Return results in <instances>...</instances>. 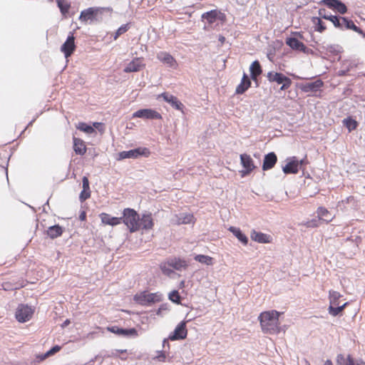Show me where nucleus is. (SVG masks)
Segmentation results:
<instances>
[{"label":"nucleus","instance_id":"f257e3e1","mask_svg":"<svg viewBox=\"0 0 365 365\" xmlns=\"http://www.w3.org/2000/svg\"><path fill=\"white\" fill-rule=\"evenodd\" d=\"M279 316L280 313L276 310L262 312L259 316V320L262 331L269 334H276L279 333Z\"/></svg>","mask_w":365,"mask_h":365},{"label":"nucleus","instance_id":"f03ea898","mask_svg":"<svg viewBox=\"0 0 365 365\" xmlns=\"http://www.w3.org/2000/svg\"><path fill=\"white\" fill-rule=\"evenodd\" d=\"M122 222L127 226L130 232L140 230L138 213L133 209L125 208L123 212Z\"/></svg>","mask_w":365,"mask_h":365},{"label":"nucleus","instance_id":"7ed1b4c3","mask_svg":"<svg viewBox=\"0 0 365 365\" xmlns=\"http://www.w3.org/2000/svg\"><path fill=\"white\" fill-rule=\"evenodd\" d=\"M110 10L111 9L110 8L105 7H90L81 12L79 20L82 22H88L90 21V23L93 21H101V17L100 16L103 14V11H110Z\"/></svg>","mask_w":365,"mask_h":365},{"label":"nucleus","instance_id":"20e7f679","mask_svg":"<svg viewBox=\"0 0 365 365\" xmlns=\"http://www.w3.org/2000/svg\"><path fill=\"white\" fill-rule=\"evenodd\" d=\"M163 295L159 293H149L146 291L136 294L134 296V301L143 306H150L155 302H160L162 300Z\"/></svg>","mask_w":365,"mask_h":365},{"label":"nucleus","instance_id":"39448f33","mask_svg":"<svg viewBox=\"0 0 365 365\" xmlns=\"http://www.w3.org/2000/svg\"><path fill=\"white\" fill-rule=\"evenodd\" d=\"M267 80L270 83H276L282 84L280 91H285L288 89L292 85V80L282 73L269 71L267 74Z\"/></svg>","mask_w":365,"mask_h":365},{"label":"nucleus","instance_id":"423d86ee","mask_svg":"<svg viewBox=\"0 0 365 365\" xmlns=\"http://www.w3.org/2000/svg\"><path fill=\"white\" fill-rule=\"evenodd\" d=\"M34 309L28 305L19 304L16 309L15 317L18 322L24 323L32 317Z\"/></svg>","mask_w":365,"mask_h":365},{"label":"nucleus","instance_id":"0eeeda50","mask_svg":"<svg viewBox=\"0 0 365 365\" xmlns=\"http://www.w3.org/2000/svg\"><path fill=\"white\" fill-rule=\"evenodd\" d=\"M150 153L149 150L145 148H137L135 149L125 150L118 153L117 160H121L126 158H138L140 156H147Z\"/></svg>","mask_w":365,"mask_h":365},{"label":"nucleus","instance_id":"6e6552de","mask_svg":"<svg viewBox=\"0 0 365 365\" xmlns=\"http://www.w3.org/2000/svg\"><path fill=\"white\" fill-rule=\"evenodd\" d=\"M187 334L186 322L182 321L177 325L175 330L170 334L168 339L171 341L182 340L187 337Z\"/></svg>","mask_w":365,"mask_h":365},{"label":"nucleus","instance_id":"1a4fd4ad","mask_svg":"<svg viewBox=\"0 0 365 365\" xmlns=\"http://www.w3.org/2000/svg\"><path fill=\"white\" fill-rule=\"evenodd\" d=\"M134 118L143 119H161L162 115L156 110L151 108L140 109L133 114Z\"/></svg>","mask_w":365,"mask_h":365},{"label":"nucleus","instance_id":"9d476101","mask_svg":"<svg viewBox=\"0 0 365 365\" xmlns=\"http://www.w3.org/2000/svg\"><path fill=\"white\" fill-rule=\"evenodd\" d=\"M76 49L75 37L73 34L71 32L68 36L66 41L61 47V51L64 53L65 57L70 56Z\"/></svg>","mask_w":365,"mask_h":365},{"label":"nucleus","instance_id":"9b49d317","mask_svg":"<svg viewBox=\"0 0 365 365\" xmlns=\"http://www.w3.org/2000/svg\"><path fill=\"white\" fill-rule=\"evenodd\" d=\"M225 18V15L217 9L203 13L201 16L202 20H206L209 24H214L217 20L224 21Z\"/></svg>","mask_w":365,"mask_h":365},{"label":"nucleus","instance_id":"f8f14e48","mask_svg":"<svg viewBox=\"0 0 365 365\" xmlns=\"http://www.w3.org/2000/svg\"><path fill=\"white\" fill-rule=\"evenodd\" d=\"M320 4L336 11L341 14H344L347 12L346 6L340 0H322Z\"/></svg>","mask_w":365,"mask_h":365},{"label":"nucleus","instance_id":"ddd939ff","mask_svg":"<svg viewBox=\"0 0 365 365\" xmlns=\"http://www.w3.org/2000/svg\"><path fill=\"white\" fill-rule=\"evenodd\" d=\"M324 86V82L321 79H317L313 82L302 83L299 88L304 93H316Z\"/></svg>","mask_w":365,"mask_h":365},{"label":"nucleus","instance_id":"4468645a","mask_svg":"<svg viewBox=\"0 0 365 365\" xmlns=\"http://www.w3.org/2000/svg\"><path fill=\"white\" fill-rule=\"evenodd\" d=\"M287 163L282 166V171L284 174H297L299 169L298 168L297 158L294 156L286 160Z\"/></svg>","mask_w":365,"mask_h":365},{"label":"nucleus","instance_id":"2eb2a0df","mask_svg":"<svg viewBox=\"0 0 365 365\" xmlns=\"http://www.w3.org/2000/svg\"><path fill=\"white\" fill-rule=\"evenodd\" d=\"M163 98L165 102L168 103L175 109L182 111L184 106L177 97L165 92L158 96V98Z\"/></svg>","mask_w":365,"mask_h":365},{"label":"nucleus","instance_id":"dca6fc26","mask_svg":"<svg viewBox=\"0 0 365 365\" xmlns=\"http://www.w3.org/2000/svg\"><path fill=\"white\" fill-rule=\"evenodd\" d=\"M240 160L243 168L245 169V170L242 171V176L248 175L255 168L253 160L249 155L245 153L241 154Z\"/></svg>","mask_w":365,"mask_h":365},{"label":"nucleus","instance_id":"f3484780","mask_svg":"<svg viewBox=\"0 0 365 365\" xmlns=\"http://www.w3.org/2000/svg\"><path fill=\"white\" fill-rule=\"evenodd\" d=\"M145 67L143 59L142 58H135L129 62L124 68L123 71L125 73L138 72Z\"/></svg>","mask_w":365,"mask_h":365},{"label":"nucleus","instance_id":"a211bd4d","mask_svg":"<svg viewBox=\"0 0 365 365\" xmlns=\"http://www.w3.org/2000/svg\"><path fill=\"white\" fill-rule=\"evenodd\" d=\"M318 14L322 19L330 21L336 28L341 29V25L339 23L340 16L332 15L323 8L319 9Z\"/></svg>","mask_w":365,"mask_h":365},{"label":"nucleus","instance_id":"6ab92c4d","mask_svg":"<svg viewBox=\"0 0 365 365\" xmlns=\"http://www.w3.org/2000/svg\"><path fill=\"white\" fill-rule=\"evenodd\" d=\"M107 329L113 334H115L118 336H137L138 333L135 328L130 329H123L118 327L117 326L108 327Z\"/></svg>","mask_w":365,"mask_h":365},{"label":"nucleus","instance_id":"aec40b11","mask_svg":"<svg viewBox=\"0 0 365 365\" xmlns=\"http://www.w3.org/2000/svg\"><path fill=\"white\" fill-rule=\"evenodd\" d=\"M339 23L341 25V29H344V28L346 29H351L361 34L363 37H365V33H364L359 27L356 26L352 20L346 17L341 16Z\"/></svg>","mask_w":365,"mask_h":365},{"label":"nucleus","instance_id":"412c9836","mask_svg":"<svg viewBox=\"0 0 365 365\" xmlns=\"http://www.w3.org/2000/svg\"><path fill=\"white\" fill-rule=\"evenodd\" d=\"M277 162V155L274 152H270L264 155L262 170L264 171L272 169Z\"/></svg>","mask_w":365,"mask_h":365},{"label":"nucleus","instance_id":"4be33fe9","mask_svg":"<svg viewBox=\"0 0 365 365\" xmlns=\"http://www.w3.org/2000/svg\"><path fill=\"white\" fill-rule=\"evenodd\" d=\"M168 266L175 270L182 271V269H185L188 264L183 259L173 257L168 259Z\"/></svg>","mask_w":365,"mask_h":365},{"label":"nucleus","instance_id":"5701e85b","mask_svg":"<svg viewBox=\"0 0 365 365\" xmlns=\"http://www.w3.org/2000/svg\"><path fill=\"white\" fill-rule=\"evenodd\" d=\"M140 229L151 230L154 225L151 213H145L139 220Z\"/></svg>","mask_w":365,"mask_h":365},{"label":"nucleus","instance_id":"b1692460","mask_svg":"<svg viewBox=\"0 0 365 365\" xmlns=\"http://www.w3.org/2000/svg\"><path fill=\"white\" fill-rule=\"evenodd\" d=\"M286 43L293 50L300 51L303 52L306 51V46L295 37L287 38Z\"/></svg>","mask_w":365,"mask_h":365},{"label":"nucleus","instance_id":"393cba45","mask_svg":"<svg viewBox=\"0 0 365 365\" xmlns=\"http://www.w3.org/2000/svg\"><path fill=\"white\" fill-rule=\"evenodd\" d=\"M157 58L159 61L166 64L170 68H175L176 66V61L175 58L168 53L160 52L158 53Z\"/></svg>","mask_w":365,"mask_h":365},{"label":"nucleus","instance_id":"a878e982","mask_svg":"<svg viewBox=\"0 0 365 365\" xmlns=\"http://www.w3.org/2000/svg\"><path fill=\"white\" fill-rule=\"evenodd\" d=\"M251 239L259 243H269L271 241V236L260 232L252 230Z\"/></svg>","mask_w":365,"mask_h":365},{"label":"nucleus","instance_id":"bb28decb","mask_svg":"<svg viewBox=\"0 0 365 365\" xmlns=\"http://www.w3.org/2000/svg\"><path fill=\"white\" fill-rule=\"evenodd\" d=\"M251 78L257 84V77L262 73V70L258 61H255L250 67ZM258 85H257V86Z\"/></svg>","mask_w":365,"mask_h":365},{"label":"nucleus","instance_id":"cd10ccee","mask_svg":"<svg viewBox=\"0 0 365 365\" xmlns=\"http://www.w3.org/2000/svg\"><path fill=\"white\" fill-rule=\"evenodd\" d=\"M250 79L246 73H244L240 83L236 88L235 93L237 94H242L250 87Z\"/></svg>","mask_w":365,"mask_h":365},{"label":"nucleus","instance_id":"c85d7f7f","mask_svg":"<svg viewBox=\"0 0 365 365\" xmlns=\"http://www.w3.org/2000/svg\"><path fill=\"white\" fill-rule=\"evenodd\" d=\"M101 221L103 224L108 225H117L122 222V217H112L111 215L106 214V213H102L101 215Z\"/></svg>","mask_w":365,"mask_h":365},{"label":"nucleus","instance_id":"c756f323","mask_svg":"<svg viewBox=\"0 0 365 365\" xmlns=\"http://www.w3.org/2000/svg\"><path fill=\"white\" fill-rule=\"evenodd\" d=\"M63 228L58 225L50 226L46 230L47 235L51 239H56L62 235Z\"/></svg>","mask_w":365,"mask_h":365},{"label":"nucleus","instance_id":"7c9ffc66","mask_svg":"<svg viewBox=\"0 0 365 365\" xmlns=\"http://www.w3.org/2000/svg\"><path fill=\"white\" fill-rule=\"evenodd\" d=\"M73 150L77 155H83L86 152V147L83 142L80 138L73 137Z\"/></svg>","mask_w":365,"mask_h":365},{"label":"nucleus","instance_id":"2f4dec72","mask_svg":"<svg viewBox=\"0 0 365 365\" xmlns=\"http://www.w3.org/2000/svg\"><path fill=\"white\" fill-rule=\"evenodd\" d=\"M228 230L231 232L237 240L241 242L243 245H246L248 243V238L247 236L241 231V230L236 227L230 226L228 228Z\"/></svg>","mask_w":365,"mask_h":365},{"label":"nucleus","instance_id":"473e14b6","mask_svg":"<svg viewBox=\"0 0 365 365\" xmlns=\"http://www.w3.org/2000/svg\"><path fill=\"white\" fill-rule=\"evenodd\" d=\"M317 215L320 220H322L326 222H331L334 218V216L330 213V212L323 207H318Z\"/></svg>","mask_w":365,"mask_h":365},{"label":"nucleus","instance_id":"72a5a7b5","mask_svg":"<svg viewBox=\"0 0 365 365\" xmlns=\"http://www.w3.org/2000/svg\"><path fill=\"white\" fill-rule=\"evenodd\" d=\"M348 302H345L342 305H340L339 304L337 305H329L328 308L329 314L333 317H336L344 310Z\"/></svg>","mask_w":365,"mask_h":365},{"label":"nucleus","instance_id":"f704fd0d","mask_svg":"<svg viewBox=\"0 0 365 365\" xmlns=\"http://www.w3.org/2000/svg\"><path fill=\"white\" fill-rule=\"evenodd\" d=\"M344 125L348 129L349 132L355 130L358 125V123L351 117H347L343 120Z\"/></svg>","mask_w":365,"mask_h":365},{"label":"nucleus","instance_id":"c9c22d12","mask_svg":"<svg viewBox=\"0 0 365 365\" xmlns=\"http://www.w3.org/2000/svg\"><path fill=\"white\" fill-rule=\"evenodd\" d=\"M194 259L200 263L211 265L212 264V258L207 255H197L195 256Z\"/></svg>","mask_w":365,"mask_h":365},{"label":"nucleus","instance_id":"e433bc0d","mask_svg":"<svg viewBox=\"0 0 365 365\" xmlns=\"http://www.w3.org/2000/svg\"><path fill=\"white\" fill-rule=\"evenodd\" d=\"M76 128L88 134L96 133L94 128L92 125H88L86 123H79L76 126Z\"/></svg>","mask_w":365,"mask_h":365},{"label":"nucleus","instance_id":"4c0bfd02","mask_svg":"<svg viewBox=\"0 0 365 365\" xmlns=\"http://www.w3.org/2000/svg\"><path fill=\"white\" fill-rule=\"evenodd\" d=\"M341 297V294L336 291H329V305H337L339 304V299Z\"/></svg>","mask_w":365,"mask_h":365},{"label":"nucleus","instance_id":"58836bf2","mask_svg":"<svg viewBox=\"0 0 365 365\" xmlns=\"http://www.w3.org/2000/svg\"><path fill=\"white\" fill-rule=\"evenodd\" d=\"M321 19L322 18L320 16L313 17L312 22L315 24V31L322 33L326 30V26L324 25V23Z\"/></svg>","mask_w":365,"mask_h":365},{"label":"nucleus","instance_id":"ea45409f","mask_svg":"<svg viewBox=\"0 0 365 365\" xmlns=\"http://www.w3.org/2000/svg\"><path fill=\"white\" fill-rule=\"evenodd\" d=\"M56 3L62 14L64 15L68 12L70 4L66 0H56Z\"/></svg>","mask_w":365,"mask_h":365},{"label":"nucleus","instance_id":"a19ab883","mask_svg":"<svg viewBox=\"0 0 365 365\" xmlns=\"http://www.w3.org/2000/svg\"><path fill=\"white\" fill-rule=\"evenodd\" d=\"M193 215L190 214H180L178 217V224H190L192 222Z\"/></svg>","mask_w":365,"mask_h":365},{"label":"nucleus","instance_id":"79ce46f5","mask_svg":"<svg viewBox=\"0 0 365 365\" xmlns=\"http://www.w3.org/2000/svg\"><path fill=\"white\" fill-rule=\"evenodd\" d=\"M168 298L171 302H173L175 304H180L181 297L180 296L178 291H177V290L172 291L169 294Z\"/></svg>","mask_w":365,"mask_h":365},{"label":"nucleus","instance_id":"37998d69","mask_svg":"<svg viewBox=\"0 0 365 365\" xmlns=\"http://www.w3.org/2000/svg\"><path fill=\"white\" fill-rule=\"evenodd\" d=\"M129 29V25L128 24H123L122 26H120L118 30L116 31V32L115 33V35L113 36V38L115 40H116L118 36H120V35H122L123 34L125 33Z\"/></svg>","mask_w":365,"mask_h":365},{"label":"nucleus","instance_id":"c03bdc74","mask_svg":"<svg viewBox=\"0 0 365 365\" xmlns=\"http://www.w3.org/2000/svg\"><path fill=\"white\" fill-rule=\"evenodd\" d=\"M319 220H320L319 217L314 218L311 220L307 221L304 225L307 227H317L319 225Z\"/></svg>","mask_w":365,"mask_h":365},{"label":"nucleus","instance_id":"a18cd8bd","mask_svg":"<svg viewBox=\"0 0 365 365\" xmlns=\"http://www.w3.org/2000/svg\"><path fill=\"white\" fill-rule=\"evenodd\" d=\"M171 268L172 267L168 266V262L166 264L161 265V269L163 273L168 277H170L171 274L174 273L173 270Z\"/></svg>","mask_w":365,"mask_h":365},{"label":"nucleus","instance_id":"49530a36","mask_svg":"<svg viewBox=\"0 0 365 365\" xmlns=\"http://www.w3.org/2000/svg\"><path fill=\"white\" fill-rule=\"evenodd\" d=\"M90 196H91V191H90V190H84V189H83V190L80 193L79 198H80V200L81 202H83V201L87 200L88 198H89Z\"/></svg>","mask_w":365,"mask_h":365},{"label":"nucleus","instance_id":"de8ad7c7","mask_svg":"<svg viewBox=\"0 0 365 365\" xmlns=\"http://www.w3.org/2000/svg\"><path fill=\"white\" fill-rule=\"evenodd\" d=\"M61 347L58 345L53 346L50 350L46 352V355L51 356L61 350Z\"/></svg>","mask_w":365,"mask_h":365},{"label":"nucleus","instance_id":"09e8293b","mask_svg":"<svg viewBox=\"0 0 365 365\" xmlns=\"http://www.w3.org/2000/svg\"><path fill=\"white\" fill-rule=\"evenodd\" d=\"M346 359H345L344 355L339 354L336 356V364L337 365H343V363H346Z\"/></svg>","mask_w":365,"mask_h":365},{"label":"nucleus","instance_id":"8fccbe9b","mask_svg":"<svg viewBox=\"0 0 365 365\" xmlns=\"http://www.w3.org/2000/svg\"><path fill=\"white\" fill-rule=\"evenodd\" d=\"M83 189L90 190L89 180L87 177L84 176L82 179Z\"/></svg>","mask_w":365,"mask_h":365},{"label":"nucleus","instance_id":"3c124183","mask_svg":"<svg viewBox=\"0 0 365 365\" xmlns=\"http://www.w3.org/2000/svg\"><path fill=\"white\" fill-rule=\"evenodd\" d=\"M356 362H355L354 359L350 355H349L344 365H356Z\"/></svg>","mask_w":365,"mask_h":365},{"label":"nucleus","instance_id":"603ef678","mask_svg":"<svg viewBox=\"0 0 365 365\" xmlns=\"http://www.w3.org/2000/svg\"><path fill=\"white\" fill-rule=\"evenodd\" d=\"M156 359L161 362H164L165 361L166 356L163 351H160L158 356H156Z\"/></svg>","mask_w":365,"mask_h":365},{"label":"nucleus","instance_id":"864d4df0","mask_svg":"<svg viewBox=\"0 0 365 365\" xmlns=\"http://www.w3.org/2000/svg\"><path fill=\"white\" fill-rule=\"evenodd\" d=\"M93 128H94V130L95 129H98L101 132H103V128H101L103 127V123H93V125H92Z\"/></svg>","mask_w":365,"mask_h":365},{"label":"nucleus","instance_id":"5fc2aeb1","mask_svg":"<svg viewBox=\"0 0 365 365\" xmlns=\"http://www.w3.org/2000/svg\"><path fill=\"white\" fill-rule=\"evenodd\" d=\"M170 340V339L166 338V339H164L163 341V346L164 349H170V344L168 342V341Z\"/></svg>","mask_w":365,"mask_h":365},{"label":"nucleus","instance_id":"6e6d98bb","mask_svg":"<svg viewBox=\"0 0 365 365\" xmlns=\"http://www.w3.org/2000/svg\"><path fill=\"white\" fill-rule=\"evenodd\" d=\"M307 163V159L306 158H304L301 160H299L297 159V163H298V168L300 170L302 167L303 165H304L305 163Z\"/></svg>","mask_w":365,"mask_h":365},{"label":"nucleus","instance_id":"4d7b16f0","mask_svg":"<svg viewBox=\"0 0 365 365\" xmlns=\"http://www.w3.org/2000/svg\"><path fill=\"white\" fill-rule=\"evenodd\" d=\"M48 356V355H46V353L42 355H39L37 356V358L39 359V361H43L45 359H46Z\"/></svg>","mask_w":365,"mask_h":365},{"label":"nucleus","instance_id":"13d9d810","mask_svg":"<svg viewBox=\"0 0 365 365\" xmlns=\"http://www.w3.org/2000/svg\"><path fill=\"white\" fill-rule=\"evenodd\" d=\"M86 217V214L85 212H82L79 215V219L82 221L85 220Z\"/></svg>","mask_w":365,"mask_h":365},{"label":"nucleus","instance_id":"bf43d9fd","mask_svg":"<svg viewBox=\"0 0 365 365\" xmlns=\"http://www.w3.org/2000/svg\"><path fill=\"white\" fill-rule=\"evenodd\" d=\"M346 72H347L346 71H343V70L342 71H339L338 72V75L339 76H345L346 74Z\"/></svg>","mask_w":365,"mask_h":365},{"label":"nucleus","instance_id":"052dcab7","mask_svg":"<svg viewBox=\"0 0 365 365\" xmlns=\"http://www.w3.org/2000/svg\"><path fill=\"white\" fill-rule=\"evenodd\" d=\"M69 324H70V320L69 319H66L62 324V327H65L68 326Z\"/></svg>","mask_w":365,"mask_h":365},{"label":"nucleus","instance_id":"680f3d73","mask_svg":"<svg viewBox=\"0 0 365 365\" xmlns=\"http://www.w3.org/2000/svg\"><path fill=\"white\" fill-rule=\"evenodd\" d=\"M356 365H365V361L362 360H359L356 361Z\"/></svg>","mask_w":365,"mask_h":365},{"label":"nucleus","instance_id":"e2e57ef3","mask_svg":"<svg viewBox=\"0 0 365 365\" xmlns=\"http://www.w3.org/2000/svg\"><path fill=\"white\" fill-rule=\"evenodd\" d=\"M324 365H333V364L331 360L328 359L324 362Z\"/></svg>","mask_w":365,"mask_h":365},{"label":"nucleus","instance_id":"0e129e2a","mask_svg":"<svg viewBox=\"0 0 365 365\" xmlns=\"http://www.w3.org/2000/svg\"><path fill=\"white\" fill-rule=\"evenodd\" d=\"M117 352H119V353H125L127 351L126 349H120V350H116Z\"/></svg>","mask_w":365,"mask_h":365},{"label":"nucleus","instance_id":"69168bd1","mask_svg":"<svg viewBox=\"0 0 365 365\" xmlns=\"http://www.w3.org/2000/svg\"><path fill=\"white\" fill-rule=\"evenodd\" d=\"M185 287V281H181L180 283V287L182 288Z\"/></svg>","mask_w":365,"mask_h":365},{"label":"nucleus","instance_id":"338daca9","mask_svg":"<svg viewBox=\"0 0 365 365\" xmlns=\"http://www.w3.org/2000/svg\"><path fill=\"white\" fill-rule=\"evenodd\" d=\"M220 41H225V37L223 36H221L220 38H219Z\"/></svg>","mask_w":365,"mask_h":365},{"label":"nucleus","instance_id":"774afa93","mask_svg":"<svg viewBox=\"0 0 365 365\" xmlns=\"http://www.w3.org/2000/svg\"><path fill=\"white\" fill-rule=\"evenodd\" d=\"M93 333H89L88 336L93 335Z\"/></svg>","mask_w":365,"mask_h":365}]
</instances>
